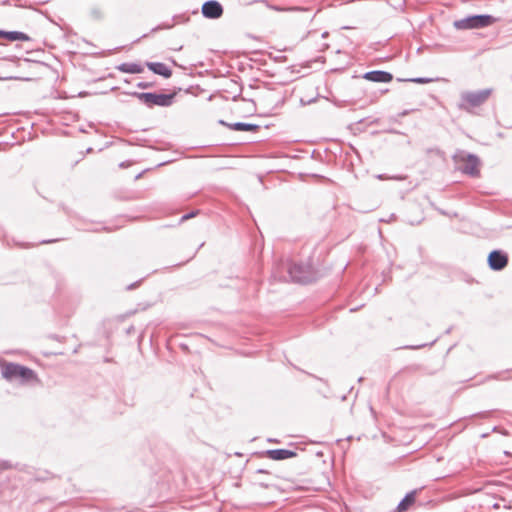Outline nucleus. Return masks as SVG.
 Masks as SVG:
<instances>
[{
	"label": "nucleus",
	"mask_w": 512,
	"mask_h": 512,
	"mask_svg": "<svg viewBox=\"0 0 512 512\" xmlns=\"http://www.w3.org/2000/svg\"><path fill=\"white\" fill-rule=\"evenodd\" d=\"M190 217H191V215H184V216L182 217V221L187 220V219H189Z\"/></svg>",
	"instance_id": "obj_17"
},
{
	"label": "nucleus",
	"mask_w": 512,
	"mask_h": 512,
	"mask_svg": "<svg viewBox=\"0 0 512 512\" xmlns=\"http://www.w3.org/2000/svg\"><path fill=\"white\" fill-rule=\"evenodd\" d=\"M496 19L490 15H476L455 22L458 29H477L490 26Z\"/></svg>",
	"instance_id": "obj_4"
},
{
	"label": "nucleus",
	"mask_w": 512,
	"mask_h": 512,
	"mask_svg": "<svg viewBox=\"0 0 512 512\" xmlns=\"http://www.w3.org/2000/svg\"><path fill=\"white\" fill-rule=\"evenodd\" d=\"M0 38H4L9 42L29 40V36L27 34L18 31L6 32L0 30Z\"/></svg>",
	"instance_id": "obj_13"
},
{
	"label": "nucleus",
	"mask_w": 512,
	"mask_h": 512,
	"mask_svg": "<svg viewBox=\"0 0 512 512\" xmlns=\"http://www.w3.org/2000/svg\"><path fill=\"white\" fill-rule=\"evenodd\" d=\"M0 367L3 378L8 381L20 379L22 383L39 382L37 374L28 367L7 361H2Z\"/></svg>",
	"instance_id": "obj_1"
},
{
	"label": "nucleus",
	"mask_w": 512,
	"mask_h": 512,
	"mask_svg": "<svg viewBox=\"0 0 512 512\" xmlns=\"http://www.w3.org/2000/svg\"><path fill=\"white\" fill-rule=\"evenodd\" d=\"M491 95L490 89H484L480 91L466 92L461 95L462 109L470 111L473 108L479 107L485 103Z\"/></svg>",
	"instance_id": "obj_3"
},
{
	"label": "nucleus",
	"mask_w": 512,
	"mask_h": 512,
	"mask_svg": "<svg viewBox=\"0 0 512 512\" xmlns=\"http://www.w3.org/2000/svg\"><path fill=\"white\" fill-rule=\"evenodd\" d=\"M292 279L299 283H309L316 279L317 273L310 261L293 264L289 268Z\"/></svg>",
	"instance_id": "obj_2"
},
{
	"label": "nucleus",
	"mask_w": 512,
	"mask_h": 512,
	"mask_svg": "<svg viewBox=\"0 0 512 512\" xmlns=\"http://www.w3.org/2000/svg\"><path fill=\"white\" fill-rule=\"evenodd\" d=\"M202 13L207 18L216 19L223 14V8L217 1H208L203 4Z\"/></svg>",
	"instance_id": "obj_8"
},
{
	"label": "nucleus",
	"mask_w": 512,
	"mask_h": 512,
	"mask_svg": "<svg viewBox=\"0 0 512 512\" xmlns=\"http://www.w3.org/2000/svg\"><path fill=\"white\" fill-rule=\"evenodd\" d=\"M230 127L232 129L238 130V131H252V130L257 129L256 125L244 124V123H235L233 125H230Z\"/></svg>",
	"instance_id": "obj_15"
},
{
	"label": "nucleus",
	"mask_w": 512,
	"mask_h": 512,
	"mask_svg": "<svg viewBox=\"0 0 512 512\" xmlns=\"http://www.w3.org/2000/svg\"><path fill=\"white\" fill-rule=\"evenodd\" d=\"M296 455V452L287 449H274L268 450L266 452V456L272 460H284L288 458H293Z\"/></svg>",
	"instance_id": "obj_10"
},
{
	"label": "nucleus",
	"mask_w": 512,
	"mask_h": 512,
	"mask_svg": "<svg viewBox=\"0 0 512 512\" xmlns=\"http://www.w3.org/2000/svg\"><path fill=\"white\" fill-rule=\"evenodd\" d=\"M363 78L372 82L388 83L392 81L393 76L385 71H370L365 73Z\"/></svg>",
	"instance_id": "obj_9"
},
{
	"label": "nucleus",
	"mask_w": 512,
	"mask_h": 512,
	"mask_svg": "<svg viewBox=\"0 0 512 512\" xmlns=\"http://www.w3.org/2000/svg\"><path fill=\"white\" fill-rule=\"evenodd\" d=\"M139 87H141V88H146L147 86H146V85H143V84H139Z\"/></svg>",
	"instance_id": "obj_19"
},
{
	"label": "nucleus",
	"mask_w": 512,
	"mask_h": 512,
	"mask_svg": "<svg viewBox=\"0 0 512 512\" xmlns=\"http://www.w3.org/2000/svg\"><path fill=\"white\" fill-rule=\"evenodd\" d=\"M417 491H411L408 493L404 499L397 506V512H406L408 511L416 502Z\"/></svg>",
	"instance_id": "obj_12"
},
{
	"label": "nucleus",
	"mask_w": 512,
	"mask_h": 512,
	"mask_svg": "<svg viewBox=\"0 0 512 512\" xmlns=\"http://www.w3.org/2000/svg\"><path fill=\"white\" fill-rule=\"evenodd\" d=\"M117 69L121 72L130 74L142 73L144 70L142 65L137 63H122L121 65L117 66Z\"/></svg>",
	"instance_id": "obj_14"
},
{
	"label": "nucleus",
	"mask_w": 512,
	"mask_h": 512,
	"mask_svg": "<svg viewBox=\"0 0 512 512\" xmlns=\"http://www.w3.org/2000/svg\"><path fill=\"white\" fill-rule=\"evenodd\" d=\"M147 67L155 74L161 75L164 78H170L172 75L171 69L164 63L148 62Z\"/></svg>",
	"instance_id": "obj_11"
},
{
	"label": "nucleus",
	"mask_w": 512,
	"mask_h": 512,
	"mask_svg": "<svg viewBox=\"0 0 512 512\" xmlns=\"http://www.w3.org/2000/svg\"><path fill=\"white\" fill-rule=\"evenodd\" d=\"M275 21L282 22V23H291L292 19L290 18H280V19H274Z\"/></svg>",
	"instance_id": "obj_16"
},
{
	"label": "nucleus",
	"mask_w": 512,
	"mask_h": 512,
	"mask_svg": "<svg viewBox=\"0 0 512 512\" xmlns=\"http://www.w3.org/2000/svg\"><path fill=\"white\" fill-rule=\"evenodd\" d=\"M488 264L493 270H502L508 264V257L501 251H492L488 256Z\"/></svg>",
	"instance_id": "obj_7"
},
{
	"label": "nucleus",
	"mask_w": 512,
	"mask_h": 512,
	"mask_svg": "<svg viewBox=\"0 0 512 512\" xmlns=\"http://www.w3.org/2000/svg\"><path fill=\"white\" fill-rule=\"evenodd\" d=\"M139 99L148 106H169L172 103L173 95L156 94V93H141L138 95Z\"/></svg>",
	"instance_id": "obj_6"
},
{
	"label": "nucleus",
	"mask_w": 512,
	"mask_h": 512,
	"mask_svg": "<svg viewBox=\"0 0 512 512\" xmlns=\"http://www.w3.org/2000/svg\"><path fill=\"white\" fill-rule=\"evenodd\" d=\"M456 163L459 165V168L470 175H478L479 174V159L470 154L459 153L454 157Z\"/></svg>",
	"instance_id": "obj_5"
},
{
	"label": "nucleus",
	"mask_w": 512,
	"mask_h": 512,
	"mask_svg": "<svg viewBox=\"0 0 512 512\" xmlns=\"http://www.w3.org/2000/svg\"><path fill=\"white\" fill-rule=\"evenodd\" d=\"M416 82L423 83L424 81L422 79H417Z\"/></svg>",
	"instance_id": "obj_18"
}]
</instances>
